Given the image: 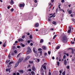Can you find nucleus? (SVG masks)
I'll return each instance as SVG.
<instances>
[{"label": "nucleus", "instance_id": "obj_1", "mask_svg": "<svg viewBox=\"0 0 75 75\" xmlns=\"http://www.w3.org/2000/svg\"><path fill=\"white\" fill-rule=\"evenodd\" d=\"M63 40L62 42H65L66 43L67 42V37L65 36H64L62 38Z\"/></svg>", "mask_w": 75, "mask_h": 75}, {"label": "nucleus", "instance_id": "obj_2", "mask_svg": "<svg viewBox=\"0 0 75 75\" xmlns=\"http://www.w3.org/2000/svg\"><path fill=\"white\" fill-rule=\"evenodd\" d=\"M30 56H28L26 57V58L25 59L23 60V62H25L26 61H27V60H28V59H29V58H30Z\"/></svg>", "mask_w": 75, "mask_h": 75}, {"label": "nucleus", "instance_id": "obj_3", "mask_svg": "<svg viewBox=\"0 0 75 75\" xmlns=\"http://www.w3.org/2000/svg\"><path fill=\"white\" fill-rule=\"evenodd\" d=\"M23 59H24V58H23V57L21 58H20L18 60V61H19V62H21L23 61Z\"/></svg>", "mask_w": 75, "mask_h": 75}, {"label": "nucleus", "instance_id": "obj_4", "mask_svg": "<svg viewBox=\"0 0 75 75\" xmlns=\"http://www.w3.org/2000/svg\"><path fill=\"white\" fill-rule=\"evenodd\" d=\"M19 62H20L18 61L16 63L14 68H16V67H17L18 65L19 64Z\"/></svg>", "mask_w": 75, "mask_h": 75}, {"label": "nucleus", "instance_id": "obj_5", "mask_svg": "<svg viewBox=\"0 0 75 75\" xmlns=\"http://www.w3.org/2000/svg\"><path fill=\"white\" fill-rule=\"evenodd\" d=\"M25 5V4H19V7H24Z\"/></svg>", "mask_w": 75, "mask_h": 75}, {"label": "nucleus", "instance_id": "obj_6", "mask_svg": "<svg viewBox=\"0 0 75 75\" xmlns=\"http://www.w3.org/2000/svg\"><path fill=\"white\" fill-rule=\"evenodd\" d=\"M32 68V70L33 71H35V70H36V69H35V66H33Z\"/></svg>", "mask_w": 75, "mask_h": 75}, {"label": "nucleus", "instance_id": "obj_7", "mask_svg": "<svg viewBox=\"0 0 75 75\" xmlns=\"http://www.w3.org/2000/svg\"><path fill=\"white\" fill-rule=\"evenodd\" d=\"M69 30H68L67 33H71V28L69 27Z\"/></svg>", "mask_w": 75, "mask_h": 75}, {"label": "nucleus", "instance_id": "obj_8", "mask_svg": "<svg viewBox=\"0 0 75 75\" xmlns=\"http://www.w3.org/2000/svg\"><path fill=\"white\" fill-rule=\"evenodd\" d=\"M33 50L34 53H35V54L37 53V51H35V47H33Z\"/></svg>", "mask_w": 75, "mask_h": 75}, {"label": "nucleus", "instance_id": "obj_9", "mask_svg": "<svg viewBox=\"0 0 75 75\" xmlns=\"http://www.w3.org/2000/svg\"><path fill=\"white\" fill-rule=\"evenodd\" d=\"M64 64L65 65H67V60L65 59L64 61Z\"/></svg>", "mask_w": 75, "mask_h": 75}, {"label": "nucleus", "instance_id": "obj_10", "mask_svg": "<svg viewBox=\"0 0 75 75\" xmlns=\"http://www.w3.org/2000/svg\"><path fill=\"white\" fill-rule=\"evenodd\" d=\"M72 50V52H71L72 54H74V50L73 49L71 48H69L68 49V50Z\"/></svg>", "mask_w": 75, "mask_h": 75}, {"label": "nucleus", "instance_id": "obj_11", "mask_svg": "<svg viewBox=\"0 0 75 75\" xmlns=\"http://www.w3.org/2000/svg\"><path fill=\"white\" fill-rule=\"evenodd\" d=\"M35 27H38L39 26V23H37L35 24Z\"/></svg>", "mask_w": 75, "mask_h": 75}, {"label": "nucleus", "instance_id": "obj_12", "mask_svg": "<svg viewBox=\"0 0 75 75\" xmlns=\"http://www.w3.org/2000/svg\"><path fill=\"white\" fill-rule=\"evenodd\" d=\"M24 41V40H23V39L21 38H20L19 39H18V41L19 42H20V41Z\"/></svg>", "mask_w": 75, "mask_h": 75}, {"label": "nucleus", "instance_id": "obj_13", "mask_svg": "<svg viewBox=\"0 0 75 75\" xmlns=\"http://www.w3.org/2000/svg\"><path fill=\"white\" fill-rule=\"evenodd\" d=\"M19 72L20 73V74H23L24 73V71L23 70H20L19 71Z\"/></svg>", "mask_w": 75, "mask_h": 75}, {"label": "nucleus", "instance_id": "obj_14", "mask_svg": "<svg viewBox=\"0 0 75 75\" xmlns=\"http://www.w3.org/2000/svg\"><path fill=\"white\" fill-rule=\"evenodd\" d=\"M28 51H30V52H31V49L30 47H28Z\"/></svg>", "mask_w": 75, "mask_h": 75}, {"label": "nucleus", "instance_id": "obj_15", "mask_svg": "<svg viewBox=\"0 0 75 75\" xmlns=\"http://www.w3.org/2000/svg\"><path fill=\"white\" fill-rule=\"evenodd\" d=\"M42 48L44 50H46V47H45V46H43Z\"/></svg>", "mask_w": 75, "mask_h": 75}, {"label": "nucleus", "instance_id": "obj_16", "mask_svg": "<svg viewBox=\"0 0 75 75\" xmlns=\"http://www.w3.org/2000/svg\"><path fill=\"white\" fill-rule=\"evenodd\" d=\"M11 4H14V1L13 0H11Z\"/></svg>", "mask_w": 75, "mask_h": 75}, {"label": "nucleus", "instance_id": "obj_17", "mask_svg": "<svg viewBox=\"0 0 75 75\" xmlns=\"http://www.w3.org/2000/svg\"><path fill=\"white\" fill-rule=\"evenodd\" d=\"M56 23H57V22H56L55 21H53L52 22V24H54V25H55V24H56Z\"/></svg>", "mask_w": 75, "mask_h": 75}, {"label": "nucleus", "instance_id": "obj_18", "mask_svg": "<svg viewBox=\"0 0 75 75\" xmlns=\"http://www.w3.org/2000/svg\"><path fill=\"white\" fill-rule=\"evenodd\" d=\"M44 71H41V75H44Z\"/></svg>", "mask_w": 75, "mask_h": 75}, {"label": "nucleus", "instance_id": "obj_19", "mask_svg": "<svg viewBox=\"0 0 75 75\" xmlns=\"http://www.w3.org/2000/svg\"><path fill=\"white\" fill-rule=\"evenodd\" d=\"M40 71L41 72L44 71V70H43V68H42V67H41V68Z\"/></svg>", "mask_w": 75, "mask_h": 75}, {"label": "nucleus", "instance_id": "obj_20", "mask_svg": "<svg viewBox=\"0 0 75 75\" xmlns=\"http://www.w3.org/2000/svg\"><path fill=\"white\" fill-rule=\"evenodd\" d=\"M56 37H57V35H55L53 37V39L54 40V39H55V38H56Z\"/></svg>", "mask_w": 75, "mask_h": 75}, {"label": "nucleus", "instance_id": "obj_21", "mask_svg": "<svg viewBox=\"0 0 75 75\" xmlns=\"http://www.w3.org/2000/svg\"><path fill=\"white\" fill-rule=\"evenodd\" d=\"M39 52L40 54V55L41 56L42 55V51H41Z\"/></svg>", "mask_w": 75, "mask_h": 75}, {"label": "nucleus", "instance_id": "obj_22", "mask_svg": "<svg viewBox=\"0 0 75 75\" xmlns=\"http://www.w3.org/2000/svg\"><path fill=\"white\" fill-rule=\"evenodd\" d=\"M30 52H30V51H28L26 52V54H30Z\"/></svg>", "mask_w": 75, "mask_h": 75}, {"label": "nucleus", "instance_id": "obj_23", "mask_svg": "<svg viewBox=\"0 0 75 75\" xmlns=\"http://www.w3.org/2000/svg\"><path fill=\"white\" fill-rule=\"evenodd\" d=\"M40 43H42L43 42V39H41L40 41Z\"/></svg>", "mask_w": 75, "mask_h": 75}, {"label": "nucleus", "instance_id": "obj_24", "mask_svg": "<svg viewBox=\"0 0 75 75\" xmlns=\"http://www.w3.org/2000/svg\"><path fill=\"white\" fill-rule=\"evenodd\" d=\"M72 12V10H70L69 11V14H71Z\"/></svg>", "mask_w": 75, "mask_h": 75}, {"label": "nucleus", "instance_id": "obj_25", "mask_svg": "<svg viewBox=\"0 0 75 75\" xmlns=\"http://www.w3.org/2000/svg\"><path fill=\"white\" fill-rule=\"evenodd\" d=\"M21 45H22V47H25V45L24 44H23L22 43H21Z\"/></svg>", "mask_w": 75, "mask_h": 75}, {"label": "nucleus", "instance_id": "obj_26", "mask_svg": "<svg viewBox=\"0 0 75 75\" xmlns=\"http://www.w3.org/2000/svg\"><path fill=\"white\" fill-rule=\"evenodd\" d=\"M13 63V62H10L9 63V65H11Z\"/></svg>", "mask_w": 75, "mask_h": 75}, {"label": "nucleus", "instance_id": "obj_27", "mask_svg": "<svg viewBox=\"0 0 75 75\" xmlns=\"http://www.w3.org/2000/svg\"><path fill=\"white\" fill-rule=\"evenodd\" d=\"M43 68L45 69V70H47V68H46V67H45V66H44L43 67Z\"/></svg>", "mask_w": 75, "mask_h": 75}, {"label": "nucleus", "instance_id": "obj_28", "mask_svg": "<svg viewBox=\"0 0 75 75\" xmlns=\"http://www.w3.org/2000/svg\"><path fill=\"white\" fill-rule=\"evenodd\" d=\"M60 47H59V46H58L56 48V50H58V49H59Z\"/></svg>", "mask_w": 75, "mask_h": 75}, {"label": "nucleus", "instance_id": "obj_29", "mask_svg": "<svg viewBox=\"0 0 75 75\" xmlns=\"http://www.w3.org/2000/svg\"><path fill=\"white\" fill-rule=\"evenodd\" d=\"M10 68H9V69H6V71H10Z\"/></svg>", "mask_w": 75, "mask_h": 75}, {"label": "nucleus", "instance_id": "obj_30", "mask_svg": "<svg viewBox=\"0 0 75 75\" xmlns=\"http://www.w3.org/2000/svg\"><path fill=\"white\" fill-rule=\"evenodd\" d=\"M48 21H51V19L49 18H48Z\"/></svg>", "mask_w": 75, "mask_h": 75}, {"label": "nucleus", "instance_id": "obj_31", "mask_svg": "<svg viewBox=\"0 0 75 75\" xmlns=\"http://www.w3.org/2000/svg\"><path fill=\"white\" fill-rule=\"evenodd\" d=\"M10 60H7L6 61V63H8V62H10Z\"/></svg>", "mask_w": 75, "mask_h": 75}, {"label": "nucleus", "instance_id": "obj_32", "mask_svg": "<svg viewBox=\"0 0 75 75\" xmlns=\"http://www.w3.org/2000/svg\"><path fill=\"white\" fill-rule=\"evenodd\" d=\"M62 74L63 75H65V71H64V72L62 73Z\"/></svg>", "mask_w": 75, "mask_h": 75}, {"label": "nucleus", "instance_id": "obj_33", "mask_svg": "<svg viewBox=\"0 0 75 75\" xmlns=\"http://www.w3.org/2000/svg\"><path fill=\"white\" fill-rule=\"evenodd\" d=\"M21 54V53H20L17 56V58H18V57H20V54Z\"/></svg>", "mask_w": 75, "mask_h": 75}, {"label": "nucleus", "instance_id": "obj_34", "mask_svg": "<svg viewBox=\"0 0 75 75\" xmlns=\"http://www.w3.org/2000/svg\"><path fill=\"white\" fill-rule=\"evenodd\" d=\"M30 39H33V37H32V35H30Z\"/></svg>", "mask_w": 75, "mask_h": 75}, {"label": "nucleus", "instance_id": "obj_35", "mask_svg": "<svg viewBox=\"0 0 75 75\" xmlns=\"http://www.w3.org/2000/svg\"><path fill=\"white\" fill-rule=\"evenodd\" d=\"M31 73L32 74V75H33L34 74V71H31Z\"/></svg>", "mask_w": 75, "mask_h": 75}, {"label": "nucleus", "instance_id": "obj_36", "mask_svg": "<svg viewBox=\"0 0 75 75\" xmlns=\"http://www.w3.org/2000/svg\"><path fill=\"white\" fill-rule=\"evenodd\" d=\"M57 65L59 66V62H57Z\"/></svg>", "mask_w": 75, "mask_h": 75}, {"label": "nucleus", "instance_id": "obj_37", "mask_svg": "<svg viewBox=\"0 0 75 75\" xmlns=\"http://www.w3.org/2000/svg\"><path fill=\"white\" fill-rule=\"evenodd\" d=\"M14 52L15 54H17V51L16 50H15Z\"/></svg>", "mask_w": 75, "mask_h": 75}, {"label": "nucleus", "instance_id": "obj_38", "mask_svg": "<svg viewBox=\"0 0 75 75\" xmlns=\"http://www.w3.org/2000/svg\"><path fill=\"white\" fill-rule=\"evenodd\" d=\"M15 46H13L12 47V49L13 50H15Z\"/></svg>", "mask_w": 75, "mask_h": 75}, {"label": "nucleus", "instance_id": "obj_39", "mask_svg": "<svg viewBox=\"0 0 75 75\" xmlns=\"http://www.w3.org/2000/svg\"><path fill=\"white\" fill-rule=\"evenodd\" d=\"M3 45L4 47H6V44L5 43Z\"/></svg>", "mask_w": 75, "mask_h": 75}, {"label": "nucleus", "instance_id": "obj_40", "mask_svg": "<svg viewBox=\"0 0 75 75\" xmlns=\"http://www.w3.org/2000/svg\"><path fill=\"white\" fill-rule=\"evenodd\" d=\"M75 43V42H72V41H71V44H74Z\"/></svg>", "mask_w": 75, "mask_h": 75}, {"label": "nucleus", "instance_id": "obj_41", "mask_svg": "<svg viewBox=\"0 0 75 75\" xmlns=\"http://www.w3.org/2000/svg\"><path fill=\"white\" fill-rule=\"evenodd\" d=\"M22 38L23 39H24V38H25V36L24 35H23L22 37Z\"/></svg>", "mask_w": 75, "mask_h": 75}, {"label": "nucleus", "instance_id": "obj_42", "mask_svg": "<svg viewBox=\"0 0 75 75\" xmlns=\"http://www.w3.org/2000/svg\"><path fill=\"white\" fill-rule=\"evenodd\" d=\"M13 11H14V9H13V8H12V9L11 10V11L13 12Z\"/></svg>", "mask_w": 75, "mask_h": 75}, {"label": "nucleus", "instance_id": "obj_43", "mask_svg": "<svg viewBox=\"0 0 75 75\" xmlns=\"http://www.w3.org/2000/svg\"><path fill=\"white\" fill-rule=\"evenodd\" d=\"M48 53L49 55H50L51 54V52L50 51H48Z\"/></svg>", "mask_w": 75, "mask_h": 75}, {"label": "nucleus", "instance_id": "obj_44", "mask_svg": "<svg viewBox=\"0 0 75 75\" xmlns=\"http://www.w3.org/2000/svg\"><path fill=\"white\" fill-rule=\"evenodd\" d=\"M38 51H41V50H42V49L40 48H39L38 49Z\"/></svg>", "mask_w": 75, "mask_h": 75}, {"label": "nucleus", "instance_id": "obj_45", "mask_svg": "<svg viewBox=\"0 0 75 75\" xmlns=\"http://www.w3.org/2000/svg\"><path fill=\"white\" fill-rule=\"evenodd\" d=\"M10 57H11V56H10V54H9V55H8V58H9V59H10Z\"/></svg>", "mask_w": 75, "mask_h": 75}, {"label": "nucleus", "instance_id": "obj_46", "mask_svg": "<svg viewBox=\"0 0 75 75\" xmlns=\"http://www.w3.org/2000/svg\"><path fill=\"white\" fill-rule=\"evenodd\" d=\"M60 11H63V13H65V11H64V10H63V9H60Z\"/></svg>", "mask_w": 75, "mask_h": 75}, {"label": "nucleus", "instance_id": "obj_47", "mask_svg": "<svg viewBox=\"0 0 75 75\" xmlns=\"http://www.w3.org/2000/svg\"><path fill=\"white\" fill-rule=\"evenodd\" d=\"M29 62L30 64H33V61H29Z\"/></svg>", "mask_w": 75, "mask_h": 75}, {"label": "nucleus", "instance_id": "obj_48", "mask_svg": "<svg viewBox=\"0 0 75 75\" xmlns=\"http://www.w3.org/2000/svg\"><path fill=\"white\" fill-rule=\"evenodd\" d=\"M72 20L73 21H75V19L74 18L72 19Z\"/></svg>", "mask_w": 75, "mask_h": 75}, {"label": "nucleus", "instance_id": "obj_49", "mask_svg": "<svg viewBox=\"0 0 75 75\" xmlns=\"http://www.w3.org/2000/svg\"><path fill=\"white\" fill-rule=\"evenodd\" d=\"M67 69H69V66H67Z\"/></svg>", "mask_w": 75, "mask_h": 75}, {"label": "nucleus", "instance_id": "obj_50", "mask_svg": "<svg viewBox=\"0 0 75 75\" xmlns=\"http://www.w3.org/2000/svg\"><path fill=\"white\" fill-rule=\"evenodd\" d=\"M30 45L31 46H33V43H30Z\"/></svg>", "mask_w": 75, "mask_h": 75}, {"label": "nucleus", "instance_id": "obj_51", "mask_svg": "<svg viewBox=\"0 0 75 75\" xmlns=\"http://www.w3.org/2000/svg\"><path fill=\"white\" fill-rule=\"evenodd\" d=\"M66 57V56L64 55L63 56V59H65V58Z\"/></svg>", "mask_w": 75, "mask_h": 75}, {"label": "nucleus", "instance_id": "obj_52", "mask_svg": "<svg viewBox=\"0 0 75 75\" xmlns=\"http://www.w3.org/2000/svg\"><path fill=\"white\" fill-rule=\"evenodd\" d=\"M28 71H30V72H31V69H28Z\"/></svg>", "mask_w": 75, "mask_h": 75}, {"label": "nucleus", "instance_id": "obj_53", "mask_svg": "<svg viewBox=\"0 0 75 75\" xmlns=\"http://www.w3.org/2000/svg\"><path fill=\"white\" fill-rule=\"evenodd\" d=\"M64 1H65L64 0H62L61 1H62V3H63L64 2Z\"/></svg>", "mask_w": 75, "mask_h": 75}, {"label": "nucleus", "instance_id": "obj_54", "mask_svg": "<svg viewBox=\"0 0 75 75\" xmlns=\"http://www.w3.org/2000/svg\"><path fill=\"white\" fill-rule=\"evenodd\" d=\"M34 2L35 3H37V0H35Z\"/></svg>", "mask_w": 75, "mask_h": 75}, {"label": "nucleus", "instance_id": "obj_55", "mask_svg": "<svg viewBox=\"0 0 75 75\" xmlns=\"http://www.w3.org/2000/svg\"><path fill=\"white\" fill-rule=\"evenodd\" d=\"M70 16L71 17H73V14H71L70 15Z\"/></svg>", "mask_w": 75, "mask_h": 75}, {"label": "nucleus", "instance_id": "obj_56", "mask_svg": "<svg viewBox=\"0 0 75 75\" xmlns=\"http://www.w3.org/2000/svg\"><path fill=\"white\" fill-rule=\"evenodd\" d=\"M59 72L60 74H62V71H61L60 70Z\"/></svg>", "mask_w": 75, "mask_h": 75}, {"label": "nucleus", "instance_id": "obj_57", "mask_svg": "<svg viewBox=\"0 0 75 75\" xmlns=\"http://www.w3.org/2000/svg\"><path fill=\"white\" fill-rule=\"evenodd\" d=\"M17 48H20V46H18L17 47Z\"/></svg>", "mask_w": 75, "mask_h": 75}, {"label": "nucleus", "instance_id": "obj_58", "mask_svg": "<svg viewBox=\"0 0 75 75\" xmlns=\"http://www.w3.org/2000/svg\"><path fill=\"white\" fill-rule=\"evenodd\" d=\"M49 75H51V73L50 72H49V74H48Z\"/></svg>", "mask_w": 75, "mask_h": 75}, {"label": "nucleus", "instance_id": "obj_59", "mask_svg": "<svg viewBox=\"0 0 75 75\" xmlns=\"http://www.w3.org/2000/svg\"><path fill=\"white\" fill-rule=\"evenodd\" d=\"M16 75H20V73L18 72V73H17Z\"/></svg>", "mask_w": 75, "mask_h": 75}, {"label": "nucleus", "instance_id": "obj_60", "mask_svg": "<svg viewBox=\"0 0 75 75\" xmlns=\"http://www.w3.org/2000/svg\"><path fill=\"white\" fill-rule=\"evenodd\" d=\"M52 16H53L52 17H55V15H54V14H53Z\"/></svg>", "mask_w": 75, "mask_h": 75}, {"label": "nucleus", "instance_id": "obj_61", "mask_svg": "<svg viewBox=\"0 0 75 75\" xmlns=\"http://www.w3.org/2000/svg\"><path fill=\"white\" fill-rule=\"evenodd\" d=\"M37 60L38 62H40V59H37Z\"/></svg>", "mask_w": 75, "mask_h": 75}, {"label": "nucleus", "instance_id": "obj_62", "mask_svg": "<svg viewBox=\"0 0 75 75\" xmlns=\"http://www.w3.org/2000/svg\"><path fill=\"white\" fill-rule=\"evenodd\" d=\"M47 55V53H45V56Z\"/></svg>", "mask_w": 75, "mask_h": 75}, {"label": "nucleus", "instance_id": "obj_63", "mask_svg": "<svg viewBox=\"0 0 75 75\" xmlns=\"http://www.w3.org/2000/svg\"><path fill=\"white\" fill-rule=\"evenodd\" d=\"M7 51H8L7 49H6L5 50V52H7Z\"/></svg>", "mask_w": 75, "mask_h": 75}, {"label": "nucleus", "instance_id": "obj_64", "mask_svg": "<svg viewBox=\"0 0 75 75\" xmlns=\"http://www.w3.org/2000/svg\"><path fill=\"white\" fill-rule=\"evenodd\" d=\"M52 59H55V57H52Z\"/></svg>", "mask_w": 75, "mask_h": 75}]
</instances>
